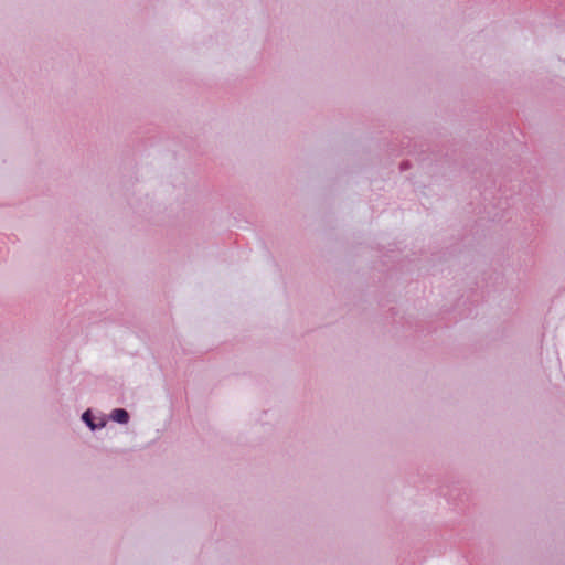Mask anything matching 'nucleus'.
Returning <instances> with one entry per match:
<instances>
[{"mask_svg": "<svg viewBox=\"0 0 565 565\" xmlns=\"http://www.w3.org/2000/svg\"><path fill=\"white\" fill-rule=\"evenodd\" d=\"M111 418L117 423L126 424L129 419V415L125 409L118 408L113 412Z\"/></svg>", "mask_w": 565, "mask_h": 565, "instance_id": "1", "label": "nucleus"}, {"mask_svg": "<svg viewBox=\"0 0 565 565\" xmlns=\"http://www.w3.org/2000/svg\"><path fill=\"white\" fill-rule=\"evenodd\" d=\"M83 419H84V420H85V422H86V423H87V424H88L93 429L95 428V426L93 425V423H92V422H90V419H89V412H88V411H87V412H85V413L83 414Z\"/></svg>", "mask_w": 565, "mask_h": 565, "instance_id": "2", "label": "nucleus"}]
</instances>
